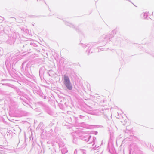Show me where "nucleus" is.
Returning a JSON list of instances; mask_svg holds the SVG:
<instances>
[{
  "instance_id": "nucleus-3",
  "label": "nucleus",
  "mask_w": 154,
  "mask_h": 154,
  "mask_svg": "<svg viewBox=\"0 0 154 154\" xmlns=\"http://www.w3.org/2000/svg\"><path fill=\"white\" fill-rule=\"evenodd\" d=\"M152 15H153V14L152 13V14H151Z\"/></svg>"
},
{
  "instance_id": "nucleus-1",
  "label": "nucleus",
  "mask_w": 154,
  "mask_h": 154,
  "mask_svg": "<svg viewBox=\"0 0 154 154\" xmlns=\"http://www.w3.org/2000/svg\"><path fill=\"white\" fill-rule=\"evenodd\" d=\"M64 83L66 88L69 90L72 89V86L70 83L69 78L66 75L64 76Z\"/></svg>"
},
{
  "instance_id": "nucleus-2",
  "label": "nucleus",
  "mask_w": 154,
  "mask_h": 154,
  "mask_svg": "<svg viewBox=\"0 0 154 154\" xmlns=\"http://www.w3.org/2000/svg\"><path fill=\"white\" fill-rule=\"evenodd\" d=\"M147 13H145L144 14V15H146H146H147Z\"/></svg>"
}]
</instances>
